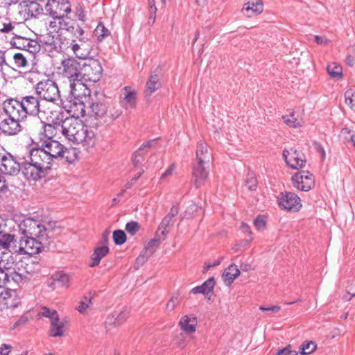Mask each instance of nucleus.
<instances>
[{
    "label": "nucleus",
    "instance_id": "obj_50",
    "mask_svg": "<svg viewBox=\"0 0 355 355\" xmlns=\"http://www.w3.org/2000/svg\"><path fill=\"white\" fill-rule=\"evenodd\" d=\"M65 16L66 15H63L62 17L57 19L58 20V30H65L67 31L69 28L73 25L72 23L76 21L66 17Z\"/></svg>",
    "mask_w": 355,
    "mask_h": 355
},
{
    "label": "nucleus",
    "instance_id": "obj_6",
    "mask_svg": "<svg viewBox=\"0 0 355 355\" xmlns=\"http://www.w3.org/2000/svg\"><path fill=\"white\" fill-rule=\"evenodd\" d=\"M31 164V159H25L22 162L17 159L10 153L0 154V171L4 175L15 176L22 172L24 176L28 180L33 178L28 175L25 171V167Z\"/></svg>",
    "mask_w": 355,
    "mask_h": 355
},
{
    "label": "nucleus",
    "instance_id": "obj_28",
    "mask_svg": "<svg viewBox=\"0 0 355 355\" xmlns=\"http://www.w3.org/2000/svg\"><path fill=\"white\" fill-rule=\"evenodd\" d=\"M42 128L39 132L40 141L54 140L53 137L56 135V128L51 123H47L41 121Z\"/></svg>",
    "mask_w": 355,
    "mask_h": 355
},
{
    "label": "nucleus",
    "instance_id": "obj_16",
    "mask_svg": "<svg viewBox=\"0 0 355 355\" xmlns=\"http://www.w3.org/2000/svg\"><path fill=\"white\" fill-rule=\"evenodd\" d=\"M293 186L301 191H309L315 185L313 175L308 171H301L292 177Z\"/></svg>",
    "mask_w": 355,
    "mask_h": 355
},
{
    "label": "nucleus",
    "instance_id": "obj_21",
    "mask_svg": "<svg viewBox=\"0 0 355 355\" xmlns=\"http://www.w3.org/2000/svg\"><path fill=\"white\" fill-rule=\"evenodd\" d=\"M103 240L101 245L97 246L94 250V252L91 257L92 262L89 264L90 267L97 266L100 263L101 260L110 252V249L107 245V237L105 234L103 235Z\"/></svg>",
    "mask_w": 355,
    "mask_h": 355
},
{
    "label": "nucleus",
    "instance_id": "obj_40",
    "mask_svg": "<svg viewBox=\"0 0 355 355\" xmlns=\"http://www.w3.org/2000/svg\"><path fill=\"white\" fill-rule=\"evenodd\" d=\"M73 25L69 28L67 32L72 36L71 40H77L86 35L83 28L78 24L77 21L72 23Z\"/></svg>",
    "mask_w": 355,
    "mask_h": 355
},
{
    "label": "nucleus",
    "instance_id": "obj_33",
    "mask_svg": "<svg viewBox=\"0 0 355 355\" xmlns=\"http://www.w3.org/2000/svg\"><path fill=\"white\" fill-rule=\"evenodd\" d=\"M49 336L52 337H62L64 335V322L60 321L59 317L58 319L51 322L50 329L49 330Z\"/></svg>",
    "mask_w": 355,
    "mask_h": 355
},
{
    "label": "nucleus",
    "instance_id": "obj_37",
    "mask_svg": "<svg viewBox=\"0 0 355 355\" xmlns=\"http://www.w3.org/2000/svg\"><path fill=\"white\" fill-rule=\"evenodd\" d=\"M327 71L332 78L340 79L343 77V68L337 63H329L327 65Z\"/></svg>",
    "mask_w": 355,
    "mask_h": 355
},
{
    "label": "nucleus",
    "instance_id": "obj_20",
    "mask_svg": "<svg viewBox=\"0 0 355 355\" xmlns=\"http://www.w3.org/2000/svg\"><path fill=\"white\" fill-rule=\"evenodd\" d=\"M71 279V275L64 272L63 271H59L51 275L48 282V286L53 289H56L58 288L67 289L70 286Z\"/></svg>",
    "mask_w": 355,
    "mask_h": 355
},
{
    "label": "nucleus",
    "instance_id": "obj_23",
    "mask_svg": "<svg viewBox=\"0 0 355 355\" xmlns=\"http://www.w3.org/2000/svg\"><path fill=\"white\" fill-rule=\"evenodd\" d=\"M128 318V313L125 311H121L116 315H111L107 317L105 321V327L107 332H111L115 327L123 324Z\"/></svg>",
    "mask_w": 355,
    "mask_h": 355
},
{
    "label": "nucleus",
    "instance_id": "obj_17",
    "mask_svg": "<svg viewBox=\"0 0 355 355\" xmlns=\"http://www.w3.org/2000/svg\"><path fill=\"white\" fill-rule=\"evenodd\" d=\"M282 155L286 164L293 169L303 168L306 162L305 155L302 151L293 148L291 150L284 149Z\"/></svg>",
    "mask_w": 355,
    "mask_h": 355
},
{
    "label": "nucleus",
    "instance_id": "obj_13",
    "mask_svg": "<svg viewBox=\"0 0 355 355\" xmlns=\"http://www.w3.org/2000/svg\"><path fill=\"white\" fill-rule=\"evenodd\" d=\"M21 304V297L15 289L5 288L0 293V311L14 309Z\"/></svg>",
    "mask_w": 355,
    "mask_h": 355
},
{
    "label": "nucleus",
    "instance_id": "obj_7",
    "mask_svg": "<svg viewBox=\"0 0 355 355\" xmlns=\"http://www.w3.org/2000/svg\"><path fill=\"white\" fill-rule=\"evenodd\" d=\"M64 75L70 78V92L73 96H78L76 94V87H84L80 82V71L83 64L74 58H68L61 62Z\"/></svg>",
    "mask_w": 355,
    "mask_h": 355
},
{
    "label": "nucleus",
    "instance_id": "obj_9",
    "mask_svg": "<svg viewBox=\"0 0 355 355\" xmlns=\"http://www.w3.org/2000/svg\"><path fill=\"white\" fill-rule=\"evenodd\" d=\"M64 44L66 50L70 48L76 57L81 60H87L88 58L92 47V42L88 38L87 35L77 40L66 38Z\"/></svg>",
    "mask_w": 355,
    "mask_h": 355
},
{
    "label": "nucleus",
    "instance_id": "obj_52",
    "mask_svg": "<svg viewBox=\"0 0 355 355\" xmlns=\"http://www.w3.org/2000/svg\"><path fill=\"white\" fill-rule=\"evenodd\" d=\"M179 212L178 205L175 204L172 206L169 212L165 216L162 222H171L176 220L177 215Z\"/></svg>",
    "mask_w": 355,
    "mask_h": 355
},
{
    "label": "nucleus",
    "instance_id": "obj_61",
    "mask_svg": "<svg viewBox=\"0 0 355 355\" xmlns=\"http://www.w3.org/2000/svg\"><path fill=\"white\" fill-rule=\"evenodd\" d=\"M12 348L10 345L2 344L0 347V355H8Z\"/></svg>",
    "mask_w": 355,
    "mask_h": 355
},
{
    "label": "nucleus",
    "instance_id": "obj_19",
    "mask_svg": "<svg viewBox=\"0 0 355 355\" xmlns=\"http://www.w3.org/2000/svg\"><path fill=\"white\" fill-rule=\"evenodd\" d=\"M119 97V103L121 109L130 110L135 109L137 104V93L130 86L124 87Z\"/></svg>",
    "mask_w": 355,
    "mask_h": 355
},
{
    "label": "nucleus",
    "instance_id": "obj_60",
    "mask_svg": "<svg viewBox=\"0 0 355 355\" xmlns=\"http://www.w3.org/2000/svg\"><path fill=\"white\" fill-rule=\"evenodd\" d=\"M259 309L263 311H272L274 313H277L280 311L281 307L278 305H274L269 307H266L264 306H260Z\"/></svg>",
    "mask_w": 355,
    "mask_h": 355
},
{
    "label": "nucleus",
    "instance_id": "obj_32",
    "mask_svg": "<svg viewBox=\"0 0 355 355\" xmlns=\"http://www.w3.org/2000/svg\"><path fill=\"white\" fill-rule=\"evenodd\" d=\"M85 130H83V135L80 142L83 146L89 148L94 147L97 141V138L95 132L92 130H89L87 125H85Z\"/></svg>",
    "mask_w": 355,
    "mask_h": 355
},
{
    "label": "nucleus",
    "instance_id": "obj_59",
    "mask_svg": "<svg viewBox=\"0 0 355 355\" xmlns=\"http://www.w3.org/2000/svg\"><path fill=\"white\" fill-rule=\"evenodd\" d=\"M8 191V184L5 177L0 174V192H6Z\"/></svg>",
    "mask_w": 355,
    "mask_h": 355
},
{
    "label": "nucleus",
    "instance_id": "obj_3",
    "mask_svg": "<svg viewBox=\"0 0 355 355\" xmlns=\"http://www.w3.org/2000/svg\"><path fill=\"white\" fill-rule=\"evenodd\" d=\"M211 154L208 151L207 145L200 141L198 142L196 150V160L192 165V182L196 188L205 184L209 175V164Z\"/></svg>",
    "mask_w": 355,
    "mask_h": 355
},
{
    "label": "nucleus",
    "instance_id": "obj_53",
    "mask_svg": "<svg viewBox=\"0 0 355 355\" xmlns=\"http://www.w3.org/2000/svg\"><path fill=\"white\" fill-rule=\"evenodd\" d=\"M113 240L116 245H122L126 241V234L123 230H115L113 232Z\"/></svg>",
    "mask_w": 355,
    "mask_h": 355
},
{
    "label": "nucleus",
    "instance_id": "obj_29",
    "mask_svg": "<svg viewBox=\"0 0 355 355\" xmlns=\"http://www.w3.org/2000/svg\"><path fill=\"white\" fill-rule=\"evenodd\" d=\"M215 284L216 282L214 277H209L201 285L193 288L191 290L190 293L192 294L200 293L205 295H207L213 292Z\"/></svg>",
    "mask_w": 355,
    "mask_h": 355
},
{
    "label": "nucleus",
    "instance_id": "obj_39",
    "mask_svg": "<svg viewBox=\"0 0 355 355\" xmlns=\"http://www.w3.org/2000/svg\"><path fill=\"white\" fill-rule=\"evenodd\" d=\"M37 316L39 318L45 317L49 318L51 322L55 320V319H58V318L59 317L58 313L55 310L49 309L46 306L41 307L37 314Z\"/></svg>",
    "mask_w": 355,
    "mask_h": 355
},
{
    "label": "nucleus",
    "instance_id": "obj_4",
    "mask_svg": "<svg viewBox=\"0 0 355 355\" xmlns=\"http://www.w3.org/2000/svg\"><path fill=\"white\" fill-rule=\"evenodd\" d=\"M25 119L28 116H37L42 112L40 100L34 95H26L6 101Z\"/></svg>",
    "mask_w": 355,
    "mask_h": 355
},
{
    "label": "nucleus",
    "instance_id": "obj_58",
    "mask_svg": "<svg viewBox=\"0 0 355 355\" xmlns=\"http://www.w3.org/2000/svg\"><path fill=\"white\" fill-rule=\"evenodd\" d=\"M139 228L140 226L139 223H126L125 225V230L132 236L135 235L139 231Z\"/></svg>",
    "mask_w": 355,
    "mask_h": 355
},
{
    "label": "nucleus",
    "instance_id": "obj_12",
    "mask_svg": "<svg viewBox=\"0 0 355 355\" xmlns=\"http://www.w3.org/2000/svg\"><path fill=\"white\" fill-rule=\"evenodd\" d=\"M44 10L46 15L56 19L71 12V3L68 0H48Z\"/></svg>",
    "mask_w": 355,
    "mask_h": 355
},
{
    "label": "nucleus",
    "instance_id": "obj_47",
    "mask_svg": "<svg viewBox=\"0 0 355 355\" xmlns=\"http://www.w3.org/2000/svg\"><path fill=\"white\" fill-rule=\"evenodd\" d=\"M245 185L248 187V189L250 191H255L257 187V180L255 177V175L249 172L246 175Z\"/></svg>",
    "mask_w": 355,
    "mask_h": 355
},
{
    "label": "nucleus",
    "instance_id": "obj_18",
    "mask_svg": "<svg viewBox=\"0 0 355 355\" xmlns=\"http://www.w3.org/2000/svg\"><path fill=\"white\" fill-rule=\"evenodd\" d=\"M12 34L14 36L10 42L12 46L19 49L26 50L33 54L40 51L41 46L36 40L19 36L14 33Z\"/></svg>",
    "mask_w": 355,
    "mask_h": 355
},
{
    "label": "nucleus",
    "instance_id": "obj_49",
    "mask_svg": "<svg viewBox=\"0 0 355 355\" xmlns=\"http://www.w3.org/2000/svg\"><path fill=\"white\" fill-rule=\"evenodd\" d=\"M284 123L291 128H298L302 126L301 121L295 117V114L291 113L290 115L283 116Z\"/></svg>",
    "mask_w": 355,
    "mask_h": 355
},
{
    "label": "nucleus",
    "instance_id": "obj_44",
    "mask_svg": "<svg viewBox=\"0 0 355 355\" xmlns=\"http://www.w3.org/2000/svg\"><path fill=\"white\" fill-rule=\"evenodd\" d=\"M193 212H196V214L200 215L202 213V211L198 205L192 204L185 211L184 216L182 220H198L194 216H193Z\"/></svg>",
    "mask_w": 355,
    "mask_h": 355
},
{
    "label": "nucleus",
    "instance_id": "obj_36",
    "mask_svg": "<svg viewBox=\"0 0 355 355\" xmlns=\"http://www.w3.org/2000/svg\"><path fill=\"white\" fill-rule=\"evenodd\" d=\"M71 102H72V101ZM85 107V105L84 103L79 98L76 97L74 98V99L73 100V103L70 106L71 111H72V109H74V114L77 115L76 119L78 118L79 116H85L86 111Z\"/></svg>",
    "mask_w": 355,
    "mask_h": 355
},
{
    "label": "nucleus",
    "instance_id": "obj_27",
    "mask_svg": "<svg viewBox=\"0 0 355 355\" xmlns=\"http://www.w3.org/2000/svg\"><path fill=\"white\" fill-rule=\"evenodd\" d=\"M263 5L261 0L250 1L244 4L242 12L248 17L259 15L262 12Z\"/></svg>",
    "mask_w": 355,
    "mask_h": 355
},
{
    "label": "nucleus",
    "instance_id": "obj_31",
    "mask_svg": "<svg viewBox=\"0 0 355 355\" xmlns=\"http://www.w3.org/2000/svg\"><path fill=\"white\" fill-rule=\"evenodd\" d=\"M28 231L31 236L41 241L47 238L46 228L42 223H30Z\"/></svg>",
    "mask_w": 355,
    "mask_h": 355
},
{
    "label": "nucleus",
    "instance_id": "obj_15",
    "mask_svg": "<svg viewBox=\"0 0 355 355\" xmlns=\"http://www.w3.org/2000/svg\"><path fill=\"white\" fill-rule=\"evenodd\" d=\"M42 243L33 236H24L19 241V246L17 250L19 254L33 255L39 253L42 248Z\"/></svg>",
    "mask_w": 355,
    "mask_h": 355
},
{
    "label": "nucleus",
    "instance_id": "obj_22",
    "mask_svg": "<svg viewBox=\"0 0 355 355\" xmlns=\"http://www.w3.org/2000/svg\"><path fill=\"white\" fill-rule=\"evenodd\" d=\"M197 324V317L194 314L184 315L178 322L180 329L186 334L194 333L196 331Z\"/></svg>",
    "mask_w": 355,
    "mask_h": 355
},
{
    "label": "nucleus",
    "instance_id": "obj_10",
    "mask_svg": "<svg viewBox=\"0 0 355 355\" xmlns=\"http://www.w3.org/2000/svg\"><path fill=\"white\" fill-rule=\"evenodd\" d=\"M35 92L40 98L55 103L60 98L57 84L52 80H41L35 85Z\"/></svg>",
    "mask_w": 355,
    "mask_h": 355
},
{
    "label": "nucleus",
    "instance_id": "obj_62",
    "mask_svg": "<svg viewBox=\"0 0 355 355\" xmlns=\"http://www.w3.org/2000/svg\"><path fill=\"white\" fill-rule=\"evenodd\" d=\"M8 281L7 273L0 268V287L4 285Z\"/></svg>",
    "mask_w": 355,
    "mask_h": 355
},
{
    "label": "nucleus",
    "instance_id": "obj_43",
    "mask_svg": "<svg viewBox=\"0 0 355 355\" xmlns=\"http://www.w3.org/2000/svg\"><path fill=\"white\" fill-rule=\"evenodd\" d=\"M31 318V310L26 311L13 323L11 329H15L26 325Z\"/></svg>",
    "mask_w": 355,
    "mask_h": 355
},
{
    "label": "nucleus",
    "instance_id": "obj_5",
    "mask_svg": "<svg viewBox=\"0 0 355 355\" xmlns=\"http://www.w3.org/2000/svg\"><path fill=\"white\" fill-rule=\"evenodd\" d=\"M3 110L7 117L0 122V132L5 136H16L24 130L21 122L26 119L21 116L6 101L3 103Z\"/></svg>",
    "mask_w": 355,
    "mask_h": 355
},
{
    "label": "nucleus",
    "instance_id": "obj_51",
    "mask_svg": "<svg viewBox=\"0 0 355 355\" xmlns=\"http://www.w3.org/2000/svg\"><path fill=\"white\" fill-rule=\"evenodd\" d=\"M252 237H250L248 239L241 240L232 247V250L236 253L243 252L248 248L250 243L252 241Z\"/></svg>",
    "mask_w": 355,
    "mask_h": 355
},
{
    "label": "nucleus",
    "instance_id": "obj_56",
    "mask_svg": "<svg viewBox=\"0 0 355 355\" xmlns=\"http://www.w3.org/2000/svg\"><path fill=\"white\" fill-rule=\"evenodd\" d=\"M144 161V155L139 150L135 152L132 156V162L135 168H139Z\"/></svg>",
    "mask_w": 355,
    "mask_h": 355
},
{
    "label": "nucleus",
    "instance_id": "obj_26",
    "mask_svg": "<svg viewBox=\"0 0 355 355\" xmlns=\"http://www.w3.org/2000/svg\"><path fill=\"white\" fill-rule=\"evenodd\" d=\"M240 274V270L234 263H232L224 270L222 274V279L226 286H230Z\"/></svg>",
    "mask_w": 355,
    "mask_h": 355
},
{
    "label": "nucleus",
    "instance_id": "obj_63",
    "mask_svg": "<svg viewBox=\"0 0 355 355\" xmlns=\"http://www.w3.org/2000/svg\"><path fill=\"white\" fill-rule=\"evenodd\" d=\"M240 268L243 272H248L254 270L252 265L248 262H242L240 265Z\"/></svg>",
    "mask_w": 355,
    "mask_h": 355
},
{
    "label": "nucleus",
    "instance_id": "obj_54",
    "mask_svg": "<svg viewBox=\"0 0 355 355\" xmlns=\"http://www.w3.org/2000/svg\"><path fill=\"white\" fill-rule=\"evenodd\" d=\"M180 304L179 295H173L166 304V309L167 311H172Z\"/></svg>",
    "mask_w": 355,
    "mask_h": 355
},
{
    "label": "nucleus",
    "instance_id": "obj_35",
    "mask_svg": "<svg viewBox=\"0 0 355 355\" xmlns=\"http://www.w3.org/2000/svg\"><path fill=\"white\" fill-rule=\"evenodd\" d=\"M111 35L108 30L102 22H99L94 31V35L97 41L101 42Z\"/></svg>",
    "mask_w": 355,
    "mask_h": 355
},
{
    "label": "nucleus",
    "instance_id": "obj_38",
    "mask_svg": "<svg viewBox=\"0 0 355 355\" xmlns=\"http://www.w3.org/2000/svg\"><path fill=\"white\" fill-rule=\"evenodd\" d=\"M161 242L162 241L155 236L148 242L143 250L144 251L145 254H147V256L150 257L156 251Z\"/></svg>",
    "mask_w": 355,
    "mask_h": 355
},
{
    "label": "nucleus",
    "instance_id": "obj_57",
    "mask_svg": "<svg viewBox=\"0 0 355 355\" xmlns=\"http://www.w3.org/2000/svg\"><path fill=\"white\" fill-rule=\"evenodd\" d=\"M340 137H342L345 143H351L350 137H355V133L347 128H344L341 130Z\"/></svg>",
    "mask_w": 355,
    "mask_h": 355
},
{
    "label": "nucleus",
    "instance_id": "obj_41",
    "mask_svg": "<svg viewBox=\"0 0 355 355\" xmlns=\"http://www.w3.org/2000/svg\"><path fill=\"white\" fill-rule=\"evenodd\" d=\"M13 240V235L0 231V250H8Z\"/></svg>",
    "mask_w": 355,
    "mask_h": 355
},
{
    "label": "nucleus",
    "instance_id": "obj_25",
    "mask_svg": "<svg viewBox=\"0 0 355 355\" xmlns=\"http://www.w3.org/2000/svg\"><path fill=\"white\" fill-rule=\"evenodd\" d=\"M24 11L31 17H37L43 13L42 6L35 0H26L22 1Z\"/></svg>",
    "mask_w": 355,
    "mask_h": 355
},
{
    "label": "nucleus",
    "instance_id": "obj_24",
    "mask_svg": "<svg viewBox=\"0 0 355 355\" xmlns=\"http://www.w3.org/2000/svg\"><path fill=\"white\" fill-rule=\"evenodd\" d=\"M44 44L46 46H49L51 49L56 51H63L66 50V37L61 35H58L57 37L55 38L54 35L51 33L48 34L44 37Z\"/></svg>",
    "mask_w": 355,
    "mask_h": 355
},
{
    "label": "nucleus",
    "instance_id": "obj_1",
    "mask_svg": "<svg viewBox=\"0 0 355 355\" xmlns=\"http://www.w3.org/2000/svg\"><path fill=\"white\" fill-rule=\"evenodd\" d=\"M71 154H75L73 149L67 148L55 139L39 141L29 150L31 164L25 167V171L33 181L39 180L44 178L60 161L64 159L71 163Z\"/></svg>",
    "mask_w": 355,
    "mask_h": 355
},
{
    "label": "nucleus",
    "instance_id": "obj_48",
    "mask_svg": "<svg viewBox=\"0 0 355 355\" xmlns=\"http://www.w3.org/2000/svg\"><path fill=\"white\" fill-rule=\"evenodd\" d=\"M346 104L355 112V91L352 89H348L345 92Z\"/></svg>",
    "mask_w": 355,
    "mask_h": 355
},
{
    "label": "nucleus",
    "instance_id": "obj_34",
    "mask_svg": "<svg viewBox=\"0 0 355 355\" xmlns=\"http://www.w3.org/2000/svg\"><path fill=\"white\" fill-rule=\"evenodd\" d=\"M92 297L90 293L83 295L78 302L75 309L80 314H85L87 309L92 305Z\"/></svg>",
    "mask_w": 355,
    "mask_h": 355
},
{
    "label": "nucleus",
    "instance_id": "obj_30",
    "mask_svg": "<svg viewBox=\"0 0 355 355\" xmlns=\"http://www.w3.org/2000/svg\"><path fill=\"white\" fill-rule=\"evenodd\" d=\"M160 78L161 76L159 74L153 73L150 74L146 85V96H150L153 93H154L162 87Z\"/></svg>",
    "mask_w": 355,
    "mask_h": 355
},
{
    "label": "nucleus",
    "instance_id": "obj_11",
    "mask_svg": "<svg viewBox=\"0 0 355 355\" xmlns=\"http://www.w3.org/2000/svg\"><path fill=\"white\" fill-rule=\"evenodd\" d=\"M102 72L103 67L99 60L89 59L82 66L80 81L83 78L86 81L96 83L100 80Z\"/></svg>",
    "mask_w": 355,
    "mask_h": 355
},
{
    "label": "nucleus",
    "instance_id": "obj_8",
    "mask_svg": "<svg viewBox=\"0 0 355 355\" xmlns=\"http://www.w3.org/2000/svg\"><path fill=\"white\" fill-rule=\"evenodd\" d=\"M85 125L76 118H67L62 121L61 132L73 143L79 144L83 133Z\"/></svg>",
    "mask_w": 355,
    "mask_h": 355
},
{
    "label": "nucleus",
    "instance_id": "obj_42",
    "mask_svg": "<svg viewBox=\"0 0 355 355\" xmlns=\"http://www.w3.org/2000/svg\"><path fill=\"white\" fill-rule=\"evenodd\" d=\"M317 349V345L311 340L304 342L300 347V352L302 355H307L314 352Z\"/></svg>",
    "mask_w": 355,
    "mask_h": 355
},
{
    "label": "nucleus",
    "instance_id": "obj_45",
    "mask_svg": "<svg viewBox=\"0 0 355 355\" xmlns=\"http://www.w3.org/2000/svg\"><path fill=\"white\" fill-rule=\"evenodd\" d=\"M171 225H172V223H161L156 231L155 236L162 241L165 240L170 231Z\"/></svg>",
    "mask_w": 355,
    "mask_h": 355
},
{
    "label": "nucleus",
    "instance_id": "obj_64",
    "mask_svg": "<svg viewBox=\"0 0 355 355\" xmlns=\"http://www.w3.org/2000/svg\"><path fill=\"white\" fill-rule=\"evenodd\" d=\"M150 256H147L146 254H145L144 251L143 250L141 253V254L136 259V263L142 265L144 262L146 261L148 257Z\"/></svg>",
    "mask_w": 355,
    "mask_h": 355
},
{
    "label": "nucleus",
    "instance_id": "obj_55",
    "mask_svg": "<svg viewBox=\"0 0 355 355\" xmlns=\"http://www.w3.org/2000/svg\"><path fill=\"white\" fill-rule=\"evenodd\" d=\"M16 22H11L8 19H6V21L3 22L0 25V32L3 33H9L12 31L16 25Z\"/></svg>",
    "mask_w": 355,
    "mask_h": 355
},
{
    "label": "nucleus",
    "instance_id": "obj_2",
    "mask_svg": "<svg viewBox=\"0 0 355 355\" xmlns=\"http://www.w3.org/2000/svg\"><path fill=\"white\" fill-rule=\"evenodd\" d=\"M89 114L101 124H112L123 113L121 107L116 104H110L103 94H96L89 99Z\"/></svg>",
    "mask_w": 355,
    "mask_h": 355
},
{
    "label": "nucleus",
    "instance_id": "obj_14",
    "mask_svg": "<svg viewBox=\"0 0 355 355\" xmlns=\"http://www.w3.org/2000/svg\"><path fill=\"white\" fill-rule=\"evenodd\" d=\"M278 205L281 209L297 211L302 207L300 197L293 192H282L277 197Z\"/></svg>",
    "mask_w": 355,
    "mask_h": 355
},
{
    "label": "nucleus",
    "instance_id": "obj_46",
    "mask_svg": "<svg viewBox=\"0 0 355 355\" xmlns=\"http://www.w3.org/2000/svg\"><path fill=\"white\" fill-rule=\"evenodd\" d=\"M13 60L16 67L26 68L28 67V61L26 57L21 53H16L13 55Z\"/></svg>",
    "mask_w": 355,
    "mask_h": 355
}]
</instances>
